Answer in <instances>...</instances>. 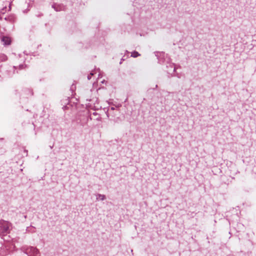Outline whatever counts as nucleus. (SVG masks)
Returning <instances> with one entry per match:
<instances>
[{
    "mask_svg": "<svg viewBox=\"0 0 256 256\" xmlns=\"http://www.w3.org/2000/svg\"><path fill=\"white\" fill-rule=\"evenodd\" d=\"M10 224L8 222H2L0 224V230L3 233H7L10 230Z\"/></svg>",
    "mask_w": 256,
    "mask_h": 256,
    "instance_id": "f03ea898",
    "label": "nucleus"
},
{
    "mask_svg": "<svg viewBox=\"0 0 256 256\" xmlns=\"http://www.w3.org/2000/svg\"><path fill=\"white\" fill-rule=\"evenodd\" d=\"M96 199L98 200H104L106 199V196L104 194H98L96 196Z\"/></svg>",
    "mask_w": 256,
    "mask_h": 256,
    "instance_id": "20e7f679",
    "label": "nucleus"
},
{
    "mask_svg": "<svg viewBox=\"0 0 256 256\" xmlns=\"http://www.w3.org/2000/svg\"><path fill=\"white\" fill-rule=\"evenodd\" d=\"M22 251L28 254L29 256H37L40 252L36 248L32 246H30L28 248L23 247L22 248Z\"/></svg>",
    "mask_w": 256,
    "mask_h": 256,
    "instance_id": "f257e3e1",
    "label": "nucleus"
},
{
    "mask_svg": "<svg viewBox=\"0 0 256 256\" xmlns=\"http://www.w3.org/2000/svg\"><path fill=\"white\" fill-rule=\"evenodd\" d=\"M140 56V54L138 52H136V51L132 52L131 54V56L134 58H136Z\"/></svg>",
    "mask_w": 256,
    "mask_h": 256,
    "instance_id": "39448f33",
    "label": "nucleus"
},
{
    "mask_svg": "<svg viewBox=\"0 0 256 256\" xmlns=\"http://www.w3.org/2000/svg\"><path fill=\"white\" fill-rule=\"evenodd\" d=\"M90 76H88V79H90Z\"/></svg>",
    "mask_w": 256,
    "mask_h": 256,
    "instance_id": "423d86ee",
    "label": "nucleus"
},
{
    "mask_svg": "<svg viewBox=\"0 0 256 256\" xmlns=\"http://www.w3.org/2000/svg\"><path fill=\"white\" fill-rule=\"evenodd\" d=\"M2 41L5 45H9L10 44L12 40L10 38L7 36H2Z\"/></svg>",
    "mask_w": 256,
    "mask_h": 256,
    "instance_id": "7ed1b4c3",
    "label": "nucleus"
}]
</instances>
